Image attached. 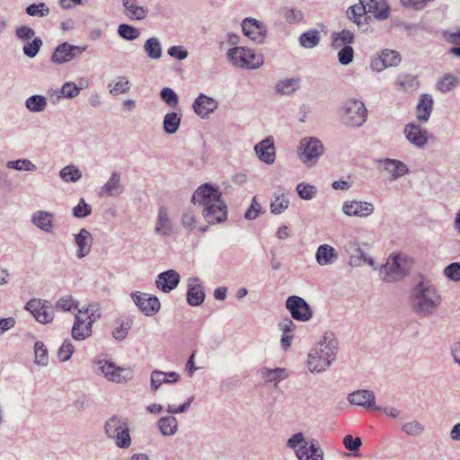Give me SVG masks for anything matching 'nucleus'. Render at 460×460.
<instances>
[{
    "label": "nucleus",
    "mask_w": 460,
    "mask_h": 460,
    "mask_svg": "<svg viewBox=\"0 0 460 460\" xmlns=\"http://www.w3.org/2000/svg\"><path fill=\"white\" fill-rule=\"evenodd\" d=\"M339 341L331 332H325L308 353L307 367L311 372H323L329 367L336 358Z\"/></svg>",
    "instance_id": "nucleus-1"
},
{
    "label": "nucleus",
    "mask_w": 460,
    "mask_h": 460,
    "mask_svg": "<svg viewBox=\"0 0 460 460\" xmlns=\"http://www.w3.org/2000/svg\"><path fill=\"white\" fill-rule=\"evenodd\" d=\"M412 310L420 315L431 314L440 305L441 297L429 281H420L411 292Z\"/></svg>",
    "instance_id": "nucleus-2"
},
{
    "label": "nucleus",
    "mask_w": 460,
    "mask_h": 460,
    "mask_svg": "<svg viewBox=\"0 0 460 460\" xmlns=\"http://www.w3.org/2000/svg\"><path fill=\"white\" fill-rule=\"evenodd\" d=\"M104 431L107 438L113 439L119 448L127 449L131 446L132 440L127 418L112 415L106 420Z\"/></svg>",
    "instance_id": "nucleus-3"
},
{
    "label": "nucleus",
    "mask_w": 460,
    "mask_h": 460,
    "mask_svg": "<svg viewBox=\"0 0 460 460\" xmlns=\"http://www.w3.org/2000/svg\"><path fill=\"white\" fill-rule=\"evenodd\" d=\"M340 116L342 124L346 127L359 128L367 120V110L362 101L349 99L341 104Z\"/></svg>",
    "instance_id": "nucleus-4"
},
{
    "label": "nucleus",
    "mask_w": 460,
    "mask_h": 460,
    "mask_svg": "<svg viewBox=\"0 0 460 460\" xmlns=\"http://www.w3.org/2000/svg\"><path fill=\"white\" fill-rule=\"evenodd\" d=\"M226 58L235 66L246 69H257L263 65L264 58L261 53L252 49L234 47L226 52Z\"/></svg>",
    "instance_id": "nucleus-5"
},
{
    "label": "nucleus",
    "mask_w": 460,
    "mask_h": 460,
    "mask_svg": "<svg viewBox=\"0 0 460 460\" xmlns=\"http://www.w3.org/2000/svg\"><path fill=\"white\" fill-rule=\"evenodd\" d=\"M389 12L387 2H358L348 9L347 15L359 26L362 23L361 18L367 13H371L376 18L383 20L388 17Z\"/></svg>",
    "instance_id": "nucleus-6"
},
{
    "label": "nucleus",
    "mask_w": 460,
    "mask_h": 460,
    "mask_svg": "<svg viewBox=\"0 0 460 460\" xmlns=\"http://www.w3.org/2000/svg\"><path fill=\"white\" fill-rule=\"evenodd\" d=\"M389 12L387 2H358L348 9L347 15L359 26L362 23L361 18L367 13H371L376 18L383 20L388 17Z\"/></svg>",
    "instance_id": "nucleus-7"
},
{
    "label": "nucleus",
    "mask_w": 460,
    "mask_h": 460,
    "mask_svg": "<svg viewBox=\"0 0 460 460\" xmlns=\"http://www.w3.org/2000/svg\"><path fill=\"white\" fill-rule=\"evenodd\" d=\"M410 268V259L406 255L392 254L382 267L381 272L385 274V282H394L402 279L409 273Z\"/></svg>",
    "instance_id": "nucleus-8"
},
{
    "label": "nucleus",
    "mask_w": 460,
    "mask_h": 460,
    "mask_svg": "<svg viewBox=\"0 0 460 460\" xmlns=\"http://www.w3.org/2000/svg\"><path fill=\"white\" fill-rule=\"evenodd\" d=\"M324 152L323 143L314 137H307L300 141L297 155L303 164L308 167L314 165Z\"/></svg>",
    "instance_id": "nucleus-9"
},
{
    "label": "nucleus",
    "mask_w": 460,
    "mask_h": 460,
    "mask_svg": "<svg viewBox=\"0 0 460 460\" xmlns=\"http://www.w3.org/2000/svg\"><path fill=\"white\" fill-rule=\"evenodd\" d=\"M222 192L218 186L210 182L200 185L193 193L191 202L203 208L221 200Z\"/></svg>",
    "instance_id": "nucleus-10"
},
{
    "label": "nucleus",
    "mask_w": 460,
    "mask_h": 460,
    "mask_svg": "<svg viewBox=\"0 0 460 460\" xmlns=\"http://www.w3.org/2000/svg\"><path fill=\"white\" fill-rule=\"evenodd\" d=\"M286 308L289 311L293 319L300 322H307L313 316L309 304L298 296H290L286 300Z\"/></svg>",
    "instance_id": "nucleus-11"
},
{
    "label": "nucleus",
    "mask_w": 460,
    "mask_h": 460,
    "mask_svg": "<svg viewBox=\"0 0 460 460\" xmlns=\"http://www.w3.org/2000/svg\"><path fill=\"white\" fill-rule=\"evenodd\" d=\"M86 49V45L75 46L68 42H63L55 49L51 57V61L58 65L67 63L84 53Z\"/></svg>",
    "instance_id": "nucleus-12"
},
{
    "label": "nucleus",
    "mask_w": 460,
    "mask_h": 460,
    "mask_svg": "<svg viewBox=\"0 0 460 460\" xmlns=\"http://www.w3.org/2000/svg\"><path fill=\"white\" fill-rule=\"evenodd\" d=\"M131 297L138 309L146 316L155 315L160 309L161 304L155 296L136 291L131 293Z\"/></svg>",
    "instance_id": "nucleus-13"
},
{
    "label": "nucleus",
    "mask_w": 460,
    "mask_h": 460,
    "mask_svg": "<svg viewBox=\"0 0 460 460\" xmlns=\"http://www.w3.org/2000/svg\"><path fill=\"white\" fill-rule=\"evenodd\" d=\"M242 30L245 36L257 43H262L267 33L265 25L253 18H245L242 22Z\"/></svg>",
    "instance_id": "nucleus-14"
},
{
    "label": "nucleus",
    "mask_w": 460,
    "mask_h": 460,
    "mask_svg": "<svg viewBox=\"0 0 460 460\" xmlns=\"http://www.w3.org/2000/svg\"><path fill=\"white\" fill-rule=\"evenodd\" d=\"M349 403L362 406L367 410H381L380 406L376 405V396L373 391L360 389L348 394Z\"/></svg>",
    "instance_id": "nucleus-15"
},
{
    "label": "nucleus",
    "mask_w": 460,
    "mask_h": 460,
    "mask_svg": "<svg viewBox=\"0 0 460 460\" xmlns=\"http://www.w3.org/2000/svg\"><path fill=\"white\" fill-rule=\"evenodd\" d=\"M155 233L164 237H169L175 233L174 224L171 219L168 208L165 206H161L158 208Z\"/></svg>",
    "instance_id": "nucleus-16"
},
{
    "label": "nucleus",
    "mask_w": 460,
    "mask_h": 460,
    "mask_svg": "<svg viewBox=\"0 0 460 460\" xmlns=\"http://www.w3.org/2000/svg\"><path fill=\"white\" fill-rule=\"evenodd\" d=\"M202 216L208 225L222 223L227 217V207L221 199L215 204L203 208Z\"/></svg>",
    "instance_id": "nucleus-17"
},
{
    "label": "nucleus",
    "mask_w": 460,
    "mask_h": 460,
    "mask_svg": "<svg viewBox=\"0 0 460 460\" xmlns=\"http://www.w3.org/2000/svg\"><path fill=\"white\" fill-rule=\"evenodd\" d=\"M375 206L366 201H345L342 205V211L349 217H367L373 214Z\"/></svg>",
    "instance_id": "nucleus-18"
},
{
    "label": "nucleus",
    "mask_w": 460,
    "mask_h": 460,
    "mask_svg": "<svg viewBox=\"0 0 460 460\" xmlns=\"http://www.w3.org/2000/svg\"><path fill=\"white\" fill-rule=\"evenodd\" d=\"M97 364L99 365L96 373L102 374L109 381L115 383H122L128 380V377L123 375L124 372H127V369L116 367L111 362L98 360Z\"/></svg>",
    "instance_id": "nucleus-19"
},
{
    "label": "nucleus",
    "mask_w": 460,
    "mask_h": 460,
    "mask_svg": "<svg viewBox=\"0 0 460 460\" xmlns=\"http://www.w3.org/2000/svg\"><path fill=\"white\" fill-rule=\"evenodd\" d=\"M180 280L181 276L176 270H167L157 276L155 279V286L159 290L164 293H170L177 288Z\"/></svg>",
    "instance_id": "nucleus-20"
},
{
    "label": "nucleus",
    "mask_w": 460,
    "mask_h": 460,
    "mask_svg": "<svg viewBox=\"0 0 460 460\" xmlns=\"http://www.w3.org/2000/svg\"><path fill=\"white\" fill-rule=\"evenodd\" d=\"M403 132L407 140L416 147L423 148L428 143L427 130L415 123L406 124Z\"/></svg>",
    "instance_id": "nucleus-21"
},
{
    "label": "nucleus",
    "mask_w": 460,
    "mask_h": 460,
    "mask_svg": "<svg viewBox=\"0 0 460 460\" xmlns=\"http://www.w3.org/2000/svg\"><path fill=\"white\" fill-rule=\"evenodd\" d=\"M204 287L199 283V279L196 277L189 278L187 302L191 306L200 305L205 300Z\"/></svg>",
    "instance_id": "nucleus-22"
},
{
    "label": "nucleus",
    "mask_w": 460,
    "mask_h": 460,
    "mask_svg": "<svg viewBox=\"0 0 460 460\" xmlns=\"http://www.w3.org/2000/svg\"><path fill=\"white\" fill-rule=\"evenodd\" d=\"M217 106L218 103L214 98L208 97L204 93H200L192 104L196 114L202 119L207 118L208 114L214 112L217 109Z\"/></svg>",
    "instance_id": "nucleus-23"
},
{
    "label": "nucleus",
    "mask_w": 460,
    "mask_h": 460,
    "mask_svg": "<svg viewBox=\"0 0 460 460\" xmlns=\"http://www.w3.org/2000/svg\"><path fill=\"white\" fill-rule=\"evenodd\" d=\"M377 163L382 166V169L390 174V180L394 181L408 172L407 165L396 159H380Z\"/></svg>",
    "instance_id": "nucleus-24"
},
{
    "label": "nucleus",
    "mask_w": 460,
    "mask_h": 460,
    "mask_svg": "<svg viewBox=\"0 0 460 460\" xmlns=\"http://www.w3.org/2000/svg\"><path fill=\"white\" fill-rule=\"evenodd\" d=\"M75 243L77 247L76 258H84L91 252L93 244V236L91 233L87 229L82 228L79 233L75 235Z\"/></svg>",
    "instance_id": "nucleus-25"
},
{
    "label": "nucleus",
    "mask_w": 460,
    "mask_h": 460,
    "mask_svg": "<svg viewBox=\"0 0 460 460\" xmlns=\"http://www.w3.org/2000/svg\"><path fill=\"white\" fill-rule=\"evenodd\" d=\"M287 447L295 450L299 460H305L309 450V443L305 440L302 432L291 436L287 442Z\"/></svg>",
    "instance_id": "nucleus-26"
},
{
    "label": "nucleus",
    "mask_w": 460,
    "mask_h": 460,
    "mask_svg": "<svg viewBox=\"0 0 460 460\" xmlns=\"http://www.w3.org/2000/svg\"><path fill=\"white\" fill-rule=\"evenodd\" d=\"M254 150L260 160L271 164L275 161V146L273 141L268 137L254 146Z\"/></svg>",
    "instance_id": "nucleus-27"
},
{
    "label": "nucleus",
    "mask_w": 460,
    "mask_h": 460,
    "mask_svg": "<svg viewBox=\"0 0 460 460\" xmlns=\"http://www.w3.org/2000/svg\"><path fill=\"white\" fill-rule=\"evenodd\" d=\"M338 257V252L329 244H321L315 253L316 262L321 266L332 264Z\"/></svg>",
    "instance_id": "nucleus-28"
},
{
    "label": "nucleus",
    "mask_w": 460,
    "mask_h": 460,
    "mask_svg": "<svg viewBox=\"0 0 460 460\" xmlns=\"http://www.w3.org/2000/svg\"><path fill=\"white\" fill-rule=\"evenodd\" d=\"M54 214L45 210L36 211L31 217V223L46 233H51L53 229Z\"/></svg>",
    "instance_id": "nucleus-29"
},
{
    "label": "nucleus",
    "mask_w": 460,
    "mask_h": 460,
    "mask_svg": "<svg viewBox=\"0 0 460 460\" xmlns=\"http://www.w3.org/2000/svg\"><path fill=\"white\" fill-rule=\"evenodd\" d=\"M179 378V374L174 371L164 373L154 370L151 373V388L153 391H156L163 384L176 383Z\"/></svg>",
    "instance_id": "nucleus-30"
},
{
    "label": "nucleus",
    "mask_w": 460,
    "mask_h": 460,
    "mask_svg": "<svg viewBox=\"0 0 460 460\" xmlns=\"http://www.w3.org/2000/svg\"><path fill=\"white\" fill-rule=\"evenodd\" d=\"M92 334L91 323H85V319L79 314L75 315V323L72 327V337L75 341H84Z\"/></svg>",
    "instance_id": "nucleus-31"
},
{
    "label": "nucleus",
    "mask_w": 460,
    "mask_h": 460,
    "mask_svg": "<svg viewBox=\"0 0 460 460\" xmlns=\"http://www.w3.org/2000/svg\"><path fill=\"white\" fill-rule=\"evenodd\" d=\"M123 187L120 183V174L113 172L108 181L102 187L101 193H105L109 197H115L121 194Z\"/></svg>",
    "instance_id": "nucleus-32"
},
{
    "label": "nucleus",
    "mask_w": 460,
    "mask_h": 460,
    "mask_svg": "<svg viewBox=\"0 0 460 460\" xmlns=\"http://www.w3.org/2000/svg\"><path fill=\"white\" fill-rule=\"evenodd\" d=\"M125 14L129 20L140 21L146 17L148 9L137 2H123Z\"/></svg>",
    "instance_id": "nucleus-33"
},
{
    "label": "nucleus",
    "mask_w": 460,
    "mask_h": 460,
    "mask_svg": "<svg viewBox=\"0 0 460 460\" xmlns=\"http://www.w3.org/2000/svg\"><path fill=\"white\" fill-rule=\"evenodd\" d=\"M432 96L428 93L421 94L417 105V110L419 111V114L417 116L418 119L424 122L428 121L432 111Z\"/></svg>",
    "instance_id": "nucleus-34"
},
{
    "label": "nucleus",
    "mask_w": 460,
    "mask_h": 460,
    "mask_svg": "<svg viewBox=\"0 0 460 460\" xmlns=\"http://www.w3.org/2000/svg\"><path fill=\"white\" fill-rule=\"evenodd\" d=\"M156 425L164 437L172 436L178 430V420L172 415L161 417L157 420Z\"/></svg>",
    "instance_id": "nucleus-35"
},
{
    "label": "nucleus",
    "mask_w": 460,
    "mask_h": 460,
    "mask_svg": "<svg viewBox=\"0 0 460 460\" xmlns=\"http://www.w3.org/2000/svg\"><path fill=\"white\" fill-rule=\"evenodd\" d=\"M332 47L333 49H340L344 46H350L354 42L355 36L352 31L343 29L340 32L333 31L331 35Z\"/></svg>",
    "instance_id": "nucleus-36"
},
{
    "label": "nucleus",
    "mask_w": 460,
    "mask_h": 460,
    "mask_svg": "<svg viewBox=\"0 0 460 460\" xmlns=\"http://www.w3.org/2000/svg\"><path fill=\"white\" fill-rule=\"evenodd\" d=\"M396 84L400 91L405 93H412L417 91L419 88L417 77L408 74L399 75L396 79Z\"/></svg>",
    "instance_id": "nucleus-37"
},
{
    "label": "nucleus",
    "mask_w": 460,
    "mask_h": 460,
    "mask_svg": "<svg viewBox=\"0 0 460 460\" xmlns=\"http://www.w3.org/2000/svg\"><path fill=\"white\" fill-rule=\"evenodd\" d=\"M300 87V78H288L279 81L275 85V90L282 95H289L298 90Z\"/></svg>",
    "instance_id": "nucleus-38"
},
{
    "label": "nucleus",
    "mask_w": 460,
    "mask_h": 460,
    "mask_svg": "<svg viewBox=\"0 0 460 460\" xmlns=\"http://www.w3.org/2000/svg\"><path fill=\"white\" fill-rule=\"evenodd\" d=\"M181 121V114L174 111L166 113L163 121L164 130L169 135L176 133L180 128Z\"/></svg>",
    "instance_id": "nucleus-39"
},
{
    "label": "nucleus",
    "mask_w": 460,
    "mask_h": 460,
    "mask_svg": "<svg viewBox=\"0 0 460 460\" xmlns=\"http://www.w3.org/2000/svg\"><path fill=\"white\" fill-rule=\"evenodd\" d=\"M146 56L152 59H159L162 57V45L158 38L147 39L143 46Z\"/></svg>",
    "instance_id": "nucleus-40"
},
{
    "label": "nucleus",
    "mask_w": 460,
    "mask_h": 460,
    "mask_svg": "<svg viewBox=\"0 0 460 460\" xmlns=\"http://www.w3.org/2000/svg\"><path fill=\"white\" fill-rule=\"evenodd\" d=\"M48 102L45 96L34 94L25 101V107L31 112H41L47 108Z\"/></svg>",
    "instance_id": "nucleus-41"
},
{
    "label": "nucleus",
    "mask_w": 460,
    "mask_h": 460,
    "mask_svg": "<svg viewBox=\"0 0 460 460\" xmlns=\"http://www.w3.org/2000/svg\"><path fill=\"white\" fill-rule=\"evenodd\" d=\"M261 376L267 382H275V384L286 379L288 376V373L285 368H263L261 370Z\"/></svg>",
    "instance_id": "nucleus-42"
},
{
    "label": "nucleus",
    "mask_w": 460,
    "mask_h": 460,
    "mask_svg": "<svg viewBox=\"0 0 460 460\" xmlns=\"http://www.w3.org/2000/svg\"><path fill=\"white\" fill-rule=\"evenodd\" d=\"M320 33L317 30L312 29L303 32L299 36V43L303 48L312 49L319 44Z\"/></svg>",
    "instance_id": "nucleus-43"
},
{
    "label": "nucleus",
    "mask_w": 460,
    "mask_h": 460,
    "mask_svg": "<svg viewBox=\"0 0 460 460\" xmlns=\"http://www.w3.org/2000/svg\"><path fill=\"white\" fill-rule=\"evenodd\" d=\"M59 176L66 182H76L81 179L82 172L75 165L69 164L60 170Z\"/></svg>",
    "instance_id": "nucleus-44"
},
{
    "label": "nucleus",
    "mask_w": 460,
    "mask_h": 460,
    "mask_svg": "<svg viewBox=\"0 0 460 460\" xmlns=\"http://www.w3.org/2000/svg\"><path fill=\"white\" fill-rule=\"evenodd\" d=\"M459 84V79L452 74H446L437 83V88L441 93L452 91Z\"/></svg>",
    "instance_id": "nucleus-45"
},
{
    "label": "nucleus",
    "mask_w": 460,
    "mask_h": 460,
    "mask_svg": "<svg viewBox=\"0 0 460 460\" xmlns=\"http://www.w3.org/2000/svg\"><path fill=\"white\" fill-rule=\"evenodd\" d=\"M6 167L8 169L16 171L34 172L37 170L36 165L29 159H17L8 161L6 163Z\"/></svg>",
    "instance_id": "nucleus-46"
},
{
    "label": "nucleus",
    "mask_w": 460,
    "mask_h": 460,
    "mask_svg": "<svg viewBox=\"0 0 460 460\" xmlns=\"http://www.w3.org/2000/svg\"><path fill=\"white\" fill-rule=\"evenodd\" d=\"M289 205V199L286 194L275 195L274 200L270 203V212L279 215L283 213Z\"/></svg>",
    "instance_id": "nucleus-47"
},
{
    "label": "nucleus",
    "mask_w": 460,
    "mask_h": 460,
    "mask_svg": "<svg viewBox=\"0 0 460 460\" xmlns=\"http://www.w3.org/2000/svg\"><path fill=\"white\" fill-rule=\"evenodd\" d=\"M35 363L45 367L49 363L48 350L42 341H36L34 345Z\"/></svg>",
    "instance_id": "nucleus-48"
},
{
    "label": "nucleus",
    "mask_w": 460,
    "mask_h": 460,
    "mask_svg": "<svg viewBox=\"0 0 460 460\" xmlns=\"http://www.w3.org/2000/svg\"><path fill=\"white\" fill-rule=\"evenodd\" d=\"M108 87L110 88V93L112 95H118L119 93H126L129 92L131 84L126 76H119L118 82L113 85L109 84Z\"/></svg>",
    "instance_id": "nucleus-49"
},
{
    "label": "nucleus",
    "mask_w": 460,
    "mask_h": 460,
    "mask_svg": "<svg viewBox=\"0 0 460 460\" xmlns=\"http://www.w3.org/2000/svg\"><path fill=\"white\" fill-rule=\"evenodd\" d=\"M181 225L187 231H193L197 226L195 212L191 208H186L181 217Z\"/></svg>",
    "instance_id": "nucleus-50"
},
{
    "label": "nucleus",
    "mask_w": 460,
    "mask_h": 460,
    "mask_svg": "<svg viewBox=\"0 0 460 460\" xmlns=\"http://www.w3.org/2000/svg\"><path fill=\"white\" fill-rule=\"evenodd\" d=\"M42 46V40L40 37H35L31 42H26L23 45L22 51L24 55L30 58H33L39 53Z\"/></svg>",
    "instance_id": "nucleus-51"
},
{
    "label": "nucleus",
    "mask_w": 460,
    "mask_h": 460,
    "mask_svg": "<svg viewBox=\"0 0 460 460\" xmlns=\"http://www.w3.org/2000/svg\"><path fill=\"white\" fill-rule=\"evenodd\" d=\"M40 323L47 324L53 321L54 311H48L35 307L34 309L28 310Z\"/></svg>",
    "instance_id": "nucleus-52"
},
{
    "label": "nucleus",
    "mask_w": 460,
    "mask_h": 460,
    "mask_svg": "<svg viewBox=\"0 0 460 460\" xmlns=\"http://www.w3.org/2000/svg\"><path fill=\"white\" fill-rule=\"evenodd\" d=\"M118 34L124 40H134L139 36V31L132 25L122 23L118 28Z\"/></svg>",
    "instance_id": "nucleus-53"
},
{
    "label": "nucleus",
    "mask_w": 460,
    "mask_h": 460,
    "mask_svg": "<svg viewBox=\"0 0 460 460\" xmlns=\"http://www.w3.org/2000/svg\"><path fill=\"white\" fill-rule=\"evenodd\" d=\"M78 301L73 298L72 296H64L60 297L55 305L56 310L58 311H71L72 308L78 307Z\"/></svg>",
    "instance_id": "nucleus-54"
},
{
    "label": "nucleus",
    "mask_w": 460,
    "mask_h": 460,
    "mask_svg": "<svg viewBox=\"0 0 460 460\" xmlns=\"http://www.w3.org/2000/svg\"><path fill=\"white\" fill-rule=\"evenodd\" d=\"M296 191L298 196L305 200H311L316 195V188L305 182L296 185Z\"/></svg>",
    "instance_id": "nucleus-55"
},
{
    "label": "nucleus",
    "mask_w": 460,
    "mask_h": 460,
    "mask_svg": "<svg viewBox=\"0 0 460 460\" xmlns=\"http://www.w3.org/2000/svg\"><path fill=\"white\" fill-rule=\"evenodd\" d=\"M75 351V347L71 341L66 339L63 341L62 345L58 350V358L60 362H66L70 359Z\"/></svg>",
    "instance_id": "nucleus-56"
},
{
    "label": "nucleus",
    "mask_w": 460,
    "mask_h": 460,
    "mask_svg": "<svg viewBox=\"0 0 460 460\" xmlns=\"http://www.w3.org/2000/svg\"><path fill=\"white\" fill-rule=\"evenodd\" d=\"M160 97L170 107H176L179 103L177 93L170 87L163 88L160 92Z\"/></svg>",
    "instance_id": "nucleus-57"
},
{
    "label": "nucleus",
    "mask_w": 460,
    "mask_h": 460,
    "mask_svg": "<svg viewBox=\"0 0 460 460\" xmlns=\"http://www.w3.org/2000/svg\"><path fill=\"white\" fill-rule=\"evenodd\" d=\"M380 56L385 61L387 67L396 66L401 62V56L396 50L386 49L382 50Z\"/></svg>",
    "instance_id": "nucleus-58"
},
{
    "label": "nucleus",
    "mask_w": 460,
    "mask_h": 460,
    "mask_svg": "<svg viewBox=\"0 0 460 460\" xmlns=\"http://www.w3.org/2000/svg\"><path fill=\"white\" fill-rule=\"evenodd\" d=\"M402 430L409 436L417 437L421 435L425 429L424 426L417 420H412L404 423L402 426Z\"/></svg>",
    "instance_id": "nucleus-59"
},
{
    "label": "nucleus",
    "mask_w": 460,
    "mask_h": 460,
    "mask_svg": "<svg viewBox=\"0 0 460 460\" xmlns=\"http://www.w3.org/2000/svg\"><path fill=\"white\" fill-rule=\"evenodd\" d=\"M283 16L289 24L298 23L303 21L304 13L296 8H285L282 11Z\"/></svg>",
    "instance_id": "nucleus-60"
},
{
    "label": "nucleus",
    "mask_w": 460,
    "mask_h": 460,
    "mask_svg": "<svg viewBox=\"0 0 460 460\" xmlns=\"http://www.w3.org/2000/svg\"><path fill=\"white\" fill-rule=\"evenodd\" d=\"M81 87L77 86L74 82H66L61 87V94L67 99H73L79 95Z\"/></svg>",
    "instance_id": "nucleus-61"
},
{
    "label": "nucleus",
    "mask_w": 460,
    "mask_h": 460,
    "mask_svg": "<svg viewBox=\"0 0 460 460\" xmlns=\"http://www.w3.org/2000/svg\"><path fill=\"white\" fill-rule=\"evenodd\" d=\"M92 208L84 199H81L78 204L73 208V216L76 218H84L91 215Z\"/></svg>",
    "instance_id": "nucleus-62"
},
{
    "label": "nucleus",
    "mask_w": 460,
    "mask_h": 460,
    "mask_svg": "<svg viewBox=\"0 0 460 460\" xmlns=\"http://www.w3.org/2000/svg\"><path fill=\"white\" fill-rule=\"evenodd\" d=\"M353 57L354 50L351 46L341 47L338 52V60L343 66L350 64L353 60Z\"/></svg>",
    "instance_id": "nucleus-63"
},
{
    "label": "nucleus",
    "mask_w": 460,
    "mask_h": 460,
    "mask_svg": "<svg viewBox=\"0 0 460 460\" xmlns=\"http://www.w3.org/2000/svg\"><path fill=\"white\" fill-rule=\"evenodd\" d=\"M444 274L452 281L460 280V262H453L447 266Z\"/></svg>",
    "instance_id": "nucleus-64"
}]
</instances>
